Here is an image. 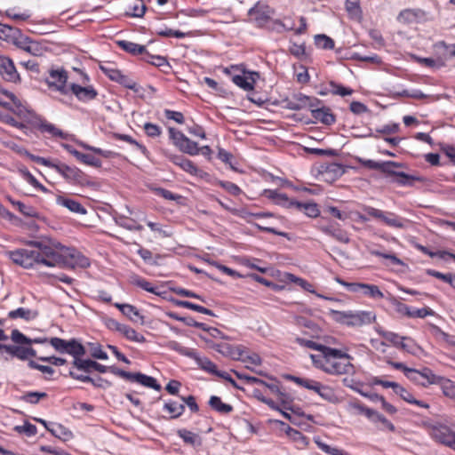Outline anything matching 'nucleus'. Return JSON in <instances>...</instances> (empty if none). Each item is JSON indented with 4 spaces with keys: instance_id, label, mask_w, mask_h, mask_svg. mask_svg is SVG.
Wrapping results in <instances>:
<instances>
[{
    "instance_id": "obj_1",
    "label": "nucleus",
    "mask_w": 455,
    "mask_h": 455,
    "mask_svg": "<svg viewBox=\"0 0 455 455\" xmlns=\"http://www.w3.org/2000/svg\"><path fill=\"white\" fill-rule=\"evenodd\" d=\"M313 364L328 374L341 375L348 373L353 365L350 356L337 348L326 347L319 355H310Z\"/></svg>"
},
{
    "instance_id": "obj_2",
    "label": "nucleus",
    "mask_w": 455,
    "mask_h": 455,
    "mask_svg": "<svg viewBox=\"0 0 455 455\" xmlns=\"http://www.w3.org/2000/svg\"><path fill=\"white\" fill-rule=\"evenodd\" d=\"M50 250L48 252L47 267L65 266L68 267L86 268L90 266V260L76 249L68 248L61 243L50 240Z\"/></svg>"
},
{
    "instance_id": "obj_3",
    "label": "nucleus",
    "mask_w": 455,
    "mask_h": 455,
    "mask_svg": "<svg viewBox=\"0 0 455 455\" xmlns=\"http://www.w3.org/2000/svg\"><path fill=\"white\" fill-rule=\"evenodd\" d=\"M29 245L34 249H18L8 251L9 258L17 265L24 268H31L36 265L47 267V257L50 244L49 240L30 241Z\"/></svg>"
},
{
    "instance_id": "obj_4",
    "label": "nucleus",
    "mask_w": 455,
    "mask_h": 455,
    "mask_svg": "<svg viewBox=\"0 0 455 455\" xmlns=\"http://www.w3.org/2000/svg\"><path fill=\"white\" fill-rule=\"evenodd\" d=\"M330 315L336 323L348 327H361L371 324L376 319V315L373 312L364 310L339 311L331 309Z\"/></svg>"
},
{
    "instance_id": "obj_5",
    "label": "nucleus",
    "mask_w": 455,
    "mask_h": 455,
    "mask_svg": "<svg viewBox=\"0 0 455 455\" xmlns=\"http://www.w3.org/2000/svg\"><path fill=\"white\" fill-rule=\"evenodd\" d=\"M33 161L36 164L50 167L60 173L64 179L69 182L76 183V185H84L85 176L78 168L71 167L65 164L53 163L50 159L41 156H32Z\"/></svg>"
},
{
    "instance_id": "obj_6",
    "label": "nucleus",
    "mask_w": 455,
    "mask_h": 455,
    "mask_svg": "<svg viewBox=\"0 0 455 455\" xmlns=\"http://www.w3.org/2000/svg\"><path fill=\"white\" fill-rule=\"evenodd\" d=\"M49 343L59 353L72 355L74 360L80 359L86 353L85 347L76 339L66 340L53 337L50 339Z\"/></svg>"
},
{
    "instance_id": "obj_7",
    "label": "nucleus",
    "mask_w": 455,
    "mask_h": 455,
    "mask_svg": "<svg viewBox=\"0 0 455 455\" xmlns=\"http://www.w3.org/2000/svg\"><path fill=\"white\" fill-rule=\"evenodd\" d=\"M231 69L241 71V74L232 76V81L235 84L246 92L252 91L254 89L256 80L259 76L258 72H247L243 68H240L238 66H232L230 68H226L225 72L231 74Z\"/></svg>"
},
{
    "instance_id": "obj_8",
    "label": "nucleus",
    "mask_w": 455,
    "mask_h": 455,
    "mask_svg": "<svg viewBox=\"0 0 455 455\" xmlns=\"http://www.w3.org/2000/svg\"><path fill=\"white\" fill-rule=\"evenodd\" d=\"M429 435L440 443L451 449L455 447V432L443 424L436 423L431 425L429 427Z\"/></svg>"
},
{
    "instance_id": "obj_9",
    "label": "nucleus",
    "mask_w": 455,
    "mask_h": 455,
    "mask_svg": "<svg viewBox=\"0 0 455 455\" xmlns=\"http://www.w3.org/2000/svg\"><path fill=\"white\" fill-rule=\"evenodd\" d=\"M274 11L266 4L258 2L253 7L248 11L251 21L254 22L258 27H264L270 20Z\"/></svg>"
},
{
    "instance_id": "obj_10",
    "label": "nucleus",
    "mask_w": 455,
    "mask_h": 455,
    "mask_svg": "<svg viewBox=\"0 0 455 455\" xmlns=\"http://www.w3.org/2000/svg\"><path fill=\"white\" fill-rule=\"evenodd\" d=\"M321 105V100L315 97H309L303 93H295L287 100V108L291 110L311 108Z\"/></svg>"
},
{
    "instance_id": "obj_11",
    "label": "nucleus",
    "mask_w": 455,
    "mask_h": 455,
    "mask_svg": "<svg viewBox=\"0 0 455 455\" xmlns=\"http://www.w3.org/2000/svg\"><path fill=\"white\" fill-rule=\"evenodd\" d=\"M68 74L65 70L52 69L49 72V77L46 83L49 88H54L56 91L62 94H68V89L67 88Z\"/></svg>"
},
{
    "instance_id": "obj_12",
    "label": "nucleus",
    "mask_w": 455,
    "mask_h": 455,
    "mask_svg": "<svg viewBox=\"0 0 455 455\" xmlns=\"http://www.w3.org/2000/svg\"><path fill=\"white\" fill-rule=\"evenodd\" d=\"M317 228L320 231L333 237L338 242L348 243L350 241L347 233L336 222L321 223Z\"/></svg>"
},
{
    "instance_id": "obj_13",
    "label": "nucleus",
    "mask_w": 455,
    "mask_h": 455,
    "mask_svg": "<svg viewBox=\"0 0 455 455\" xmlns=\"http://www.w3.org/2000/svg\"><path fill=\"white\" fill-rule=\"evenodd\" d=\"M0 75L8 82H17L20 76L16 70L13 61L4 56H0Z\"/></svg>"
},
{
    "instance_id": "obj_14",
    "label": "nucleus",
    "mask_w": 455,
    "mask_h": 455,
    "mask_svg": "<svg viewBox=\"0 0 455 455\" xmlns=\"http://www.w3.org/2000/svg\"><path fill=\"white\" fill-rule=\"evenodd\" d=\"M165 156L172 163L180 167L183 171L188 172L189 174L198 176L203 172L195 165L192 161L185 158L182 156L169 153H165Z\"/></svg>"
},
{
    "instance_id": "obj_15",
    "label": "nucleus",
    "mask_w": 455,
    "mask_h": 455,
    "mask_svg": "<svg viewBox=\"0 0 455 455\" xmlns=\"http://www.w3.org/2000/svg\"><path fill=\"white\" fill-rule=\"evenodd\" d=\"M71 92L78 100L88 102L94 100L98 96V92L91 85L81 86L76 84H71L68 92Z\"/></svg>"
},
{
    "instance_id": "obj_16",
    "label": "nucleus",
    "mask_w": 455,
    "mask_h": 455,
    "mask_svg": "<svg viewBox=\"0 0 455 455\" xmlns=\"http://www.w3.org/2000/svg\"><path fill=\"white\" fill-rule=\"evenodd\" d=\"M264 196L272 200L275 204L287 209H294L296 201L290 199L284 193H281L278 190L265 189Z\"/></svg>"
},
{
    "instance_id": "obj_17",
    "label": "nucleus",
    "mask_w": 455,
    "mask_h": 455,
    "mask_svg": "<svg viewBox=\"0 0 455 455\" xmlns=\"http://www.w3.org/2000/svg\"><path fill=\"white\" fill-rule=\"evenodd\" d=\"M5 95L11 100V102L3 103L5 108L20 118H28L31 115V112L21 104L20 100L13 93L6 92Z\"/></svg>"
},
{
    "instance_id": "obj_18",
    "label": "nucleus",
    "mask_w": 455,
    "mask_h": 455,
    "mask_svg": "<svg viewBox=\"0 0 455 455\" xmlns=\"http://www.w3.org/2000/svg\"><path fill=\"white\" fill-rule=\"evenodd\" d=\"M73 366L77 370L83 371L86 373L92 372V371H97L100 373H104L108 370V366L102 365L96 361L91 359H76L73 360Z\"/></svg>"
},
{
    "instance_id": "obj_19",
    "label": "nucleus",
    "mask_w": 455,
    "mask_h": 455,
    "mask_svg": "<svg viewBox=\"0 0 455 455\" xmlns=\"http://www.w3.org/2000/svg\"><path fill=\"white\" fill-rule=\"evenodd\" d=\"M310 111L312 117L317 122L326 125L335 123V116L331 113V109L322 104L320 106L311 108Z\"/></svg>"
},
{
    "instance_id": "obj_20",
    "label": "nucleus",
    "mask_w": 455,
    "mask_h": 455,
    "mask_svg": "<svg viewBox=\"0 0 455 455\" xmlns=\"http://www.w3.org/2000/svg\"><path fill=\"white\" fill-rule=\"evenodd\" d=\"M396 309L397 312L410 318H425L427 315H433L435 314L434 311L429 307L415 309L403 303H398Z\"/></svg>"
},
{
    "instance_id": "obj_21",
    "label": "nucleus",
    "mask_w": 455,
    "mask_h": 455,
    "mask_svg": "<svg viewBox=\"0 0 455 455\" xmlns=\"http://www.w3.org/2000/svg\"><path fill=\"white\" fill-rule=\"evenodd\" d=\"M129 283L134 286L140 287L142 290L153 293L157 296H161L162 292L159 291L158 287L154 285L151 282L147 279L140 276L137 274H132L129 276Z\"/></svg>"
},
{
    "instance_id": "obj_22",
    "label": "nucleus",
    "mask_w": 455,
    "mask_h": 455,
    "mask_svg": "<svg viewBox=\"0 0 455 455\" xmlns=\"http://www.w3.org/2000/svg\"><path fill=\"white\" fill-rule=\"evenodd\" d=\"M387 363L390 364L393 368L396 370H401L403 371L404 375L411 381L421 385V371L411 369L404 365L403 363L393 362L391 360L387 361Z\"/></svg>"
},
{
    "instance_id": "obj_23",
    "label": "nucleus",
    "mask_w": 455,
    "mask_h": 455,
    "mask_svg": "<svg viewBox=\"0 0 455 455\" xmlns=\"http://www.w3.org/2000/svg\"><path fill=\"white\" fill-rule=\"evenodd\" d=\"M118 308L121 313L132 322L140 321L141 324L144 323V316L140 314L138 308L130 304L115 303L114 305Z\"/></svg>"
},
{
    "instance_id": "obj_24",
    "label": "nucleus",
    "mask_w": 455,
    "mask_h": 455,
    "mask_svg": "<svg viewBox=\"0 0 455 455\" xmlns=\"http://www.w3.org/2000/svg\"><path fill=\"white\" fill-rule=\"evenodd\" d=\"M36 127L42 133H48L52 137H58L63 140H67L69 136L68 133L62 132L54 124L47 122L44 119H40Z\"/></svg>"
},
{
    "instance_id": "obj_25",
    "label": "nucleus",
    "mask_w": 455,
    "mask_h": 455,
    "mask_svg": "<svg viewBox=\"0 0 455 455\" xmlns=\"http://www.w3.org/2000/svg\"><path fill=\"white\" fill-rule=\"evenodd\" d=\"M425 15L424 11L420 9H404L397 16V21L403 24H410L417 21Z\"/></svg>"
},
{
    "instance_id": "obj_26",
    "label": "nucleus",
    "mask_w": 455,
    "mask_h": 455,
    "mask_svg": "<svg viewBox=\"0 0 455 455\" xmlns=\"http://www.w3.org/2000/svg\"><path fill=\"white\" fill-rule=\"evenodd\" d=\"M12 340L19 345H32V344H44L49 342L50 339L47 338H36L30 339L21 333L19 330L15 329L11 334Z\"/></svg>"
},
{
    "instance_id": "obj_27",
    "label": "nucleus",
    "mask_w": 455,
    "mask_h": 455,
    "mask_svg": "<svg viewBox=\"0 0 455 455\" xmlns=\"http://www.w3.org/2000/svg\"><path fill=\"white\" fill-rule=\"evenodd\" d=\"M379 333L383 337L385 341L390 342L395 347L410 352L408 345L406 343H404V340L409 339L407 337L400 336L397 333H395L392 331H379Z\"/></svg>"
},
{
    "instance_id": "obj_28",
    "label": "nucleus",
    "mask_w": 455,
    "mask_h": 455,
    "mask_svg": "<svg viewBox=\"0 0 455 455\" xmlns=\"http://www.w3.org/2000/svg\"><path fill=\"white\" fill-rule=\"evenodd\" d=\"M56 203L59 205L68 208L70 212L78 214H85L86 209L77 201L59 196L56 198Z\"/></svg>"
},
{
    "instance_id": "obj_29",
    "label": "nucleus",
    "mask_w": 455,
    "mask_h": 455,
    "mask_svg": "<svg viewBox=\"0 0 455 455\" xmlns=\"http://www.w3.org/2000/svg\"><path fill=\"white\" fill-rule=\"evenodd\" d=\"M314 392L329 403H336L339 402V398L333 388L329 386L323 385L319 381H317Z\"/></svg>"
},
{
    "instance_id": "obj_30",
    "label": "nucleus",
    "mask_w": 455,
    "mask_h": 455,
    "mask_svg": "<svg viewBox=\"0 0 455 455\" xmlns=\"http://www.w3.org/2000/svg\"><path fill=\"white\" fill-rule=\"evenodd\" d=\"M132 382H137L144 387L153 388L154 390L160 391L161 385L157 383L156 379L153 377L148 376L140 372H134Z\"/></svg>"
},
{
    "instance_id": "obj_31",
    "label": "nucleus",
    "mask_w": 455,
    "mask_h": 455,
    "mask_svg": "<svg viewBox=\"0 0 455 455\" xmlns=\"http://www.w3.org/2000/svg\"><path fill=\"white\" fill-rule=\"evenodd\" d=\"M209 405L212 410L222 415L229 414L234 410L232 405L223 403L220 397L216 395L210 397Z\"/></svg>"
},
{
    "instance_id": "obj_32",
    "label": "nucleus",
    "mask_w": 455,
    "mask_h": 455,
    "mask_svg": "<svg viewBox=\"0 0 455 455\" xmlns=\"http://www.w3.org/2000/svg\"><path fill=\"white\" fill-rule=\"evenodd\" d=\"M380 220L388 227L403 228L405 227V220L397 216L394 212H382Z\"/></svg>"
},
{
    "instance_id": "obj_33",
    "label": "nucleus",
    "mask_w": 455,
    "mask_h": 455,
    "mask_svg": "<svg viewBox=\"0 0 455 455\" xmlns=\"http://www.w3.org/2000/svg\"><path fill=\"white\" fill-rule=\"evenodd\" d=\"M115 222L121 228H124L127 230H137L140 231L143 229V227L140 224H138L137 221L133 219L128 218L124 215H116L115 217Z\"/></svg>"
},
{
    "instance_id": "obj_34",
    "label": "nucleus",
    "mask_w": 455,
    "mask_h": 455,
    "mask_svg": "<svg viewBox=\"0 0 455 455\" xmlns=\"http://www.w3.org/2000/svg\"><path fill=\"white\" fill-rule=\"evenodd\" d=\"M164 410L170 414L171 419H177L183 414L185 411V404L173 400H169L164 403Z\"/></svg>"
},
{
    "instance_id": "obj_35",
    "label": "nucleus",
    "mask_w": 455,
    "mask_h": 455,
    "mask_svg": "<svg viewBox=\"0 0 455 455\" xmlns=\"http://www.w3.org/2000/svg\"><path fill=\"white\" fill-rule=\"evenodd\" d=\"M294 210L302 212L310 218H316L320 213L318 206L315 203H301L296 201Z\"/></svg>"
},
{
    "instance_id": "obj_36",
    "label": "nucleus",
    "mask_w": 455,
    "mask_h": 455,
    "mask_svg": "<svg viewBox=\"0 0 455 455\" xmlns=\"http://www.w3.org/2000/svg\"><path fill=\"white\" fill-rule=\"evenodd\" d=\"M296 323L298 325L308 329L309 330L308 333L312 337H317L321 333L320 326L314 321H312L305 316H298L296 318Z\"/></svg>"
},
{
    "instance_id": "obj_37",
    "label": "nucleus",
    "mask_w": 455,
    "mask_h": 455,
    "mask_svg": "<svg viewBox=\"0 0 455 455\" xmlns=\"http://www.w3.org/2000/svg\"><path fill=\"white\" fill-rule=\"evenodd\" d=\"M38 315V313L36 311L24 308V307H19L15 310H12L8 313V316L11 319H16V318H22L26 321H30L35 318H36Z\"/></svg>"
},
{
    "instance_id": "obj_38",
    "label": "nucleus",
    "mask_w": 455,
    "mask_h": 455,
    "mask_svg": "<svg viewBox=\"0 0 455 455\" xmlns=\"http://www.w3.org/2000/svg\"><path fill=\"white\" fill-rule=\"evenodd\" d=\"M345 8L350 19L355 20L362 19V9L359 0H346Z\"/></svg>"
},
{
    "instance_id": "obj_39",
    "label": "nucleus",
    "mask_w": 455,
    "mask_h": 455,
    "mask_svg": "<svg viewBox=\"0 0 455 455\" xmlns=\"http://www.w3.org/2000/svg\"><path fill=\"white\" fill-rule=\"evenodd\" d=\"M238 359L243 363H250L252 365L259 366L261 364L262 360L260 356L256 353H251L245 349L238 348Z\"/></svg>"
},
{
    "instance_id": "obj_40",
    "label": "nucleus",
    "mask_w": 455,
    "mask_h": 455,
    "mask_svg": "<svg viewBox=\"0 0 455 455\" xmlns=\"http://www.w3.org/2000/svg\"><path fill=\"white\" fill-rule=\"evenodd\" d=\"M118 45L126 52L132 53L133 55H140L147 52L144 45L130 41H119Z\"/></svg>"
},
{
    "instance_id": "obj_41",
    "label": "nucleus",
    "mask_w": 455,
    "mask_h": 455,
    "mask_svg": "<svg viewBox=\"0 0 455 455\" xmlns=\"http://www.w3.org/2000/svg\"><path fill=\"white\" fill-rule=\"evenodd\" d=\"M177 434L188 444L192 446H200L202 444L200 436L191 431L187 429H179Z\"/></svg>"
},
{
    "instance_id": "obj_42",
    "label": "nucleus",
    "mask_w": 455,
    "mask_h": 455,
    "mask_svg": "<svg viewBox=\"0 0 455 455\" xmlns=\"http://www.w3.org/2000/svg\"><path fill=\"white\" fill-rule=\"evenodd\" d=\"M421 386L427 387L428 385H438L443 377L435 375L429 368H423L421 370Z\"/></svg>"
},
{
    "instance_id": "obj_43",
    "label": "nucleus",
    "mask_w": 455,
    "mask_h": 455,
    "mask_svg": "<svg viewBox=\"0 0 455 455\" xmlns=\"http://www.w3.org/2000/svg\"><path fill=\"white\" fill-rule=\"evenodd\" d=\"M396 395H399L402 399L406 401L409 403L416 404L419 407L423 408H428L429 405L423 401L417 400L413 397L412 394L410 393L408 390H406L404 387H403L401 385H399L396 392Z\"/></svg>"
},
{
    "instance_id": "obj_44",
    "label": "nucleus",
    "mask_w": 455,
    "mask_h": 455,
    "mask_svg": "<svg viewBox=\"0 0 455 455\" xmlns=\"http://www.w3.org/2000/svg\"><path fill=\"white\" fill-rule=\"evenodd\" d=\"M362 294L373 299H384V293L375 284L363 283Z\"/></svg>"
},
{
    "instance_id": "obj_45",
    "label": "nucleus",
    "mask_w": 455,
    "mask_h": 455,
    "mask_svg": "<svg viewBox=\"0 0 455 455\" xmlns=\"http://www.w3.org/2000/svg\"><path fill=\"white\" fill-rule=\"evenodd\" d=\"M20 29L0 23V39H3L4 41H7L11 43L16 35H19Z\"/></svg>"
},
{
    "instance_id": "obj_46",
    "label": "nucleus",
    "mask_w": 455,
    "mask_h": 455,
    "mask_svg": "<svg viewBox=\"0 0 455 455\" xmlns=\"http://www.w3.org/2000/svg\"><path fill=\"white\" fill-rule=\"evenodd\" d=\"M179 150L188 154L190 156H196L199 154V148L196 142L191 140L187 136L179 147Z\"/></svg>"
},
{
    "instance_id": "obj_47",
    "label": "nucleus",
    "mask_w": 455,
    "mask_h": 455,
    "mask_svg": "<svg viewBox=\"0 0 455 455\" xmlns=\"http://www.w3.org/2000/svg\"><path fill=\"white\" fill-rule=\"evenodd\" d=\"M100 70L106 75L111 81L116 82L118 80L119 76L121 75V71L117 69L113 63L106 62L104 64L100 65Z\"/></svg>"
},
{
    "instance_id": "obj_48",
    "label": "nucleus",
    "mask_w": 455,
    "mask_h": 455,
    "mask_svg": "<svg viewBox=\"0 0 455 455\" xmlns=\"http://www.w3.org/2000/svg\"><path fill=\"white\" fill-rule=\"evenodd\" d=\"M421 179L413 175H409L403 172H398L397 175L394 177L393 182L401 186H411L413 181L420 180Z\"/></svg>"
},
{
    "instance_id": "obj_49",
    "label": "nucleus",
    "mask_w": 455,
    "mask_h": 455,
    "mask_svg": "<svg viewBox=\"0 0 455 455\" xmlns=\"http://www.w3.org/2000/svg\"><path fill=\"white\" fill-rule=\"evenodd\" d=\"M438 385L441 386L445 396L455 400V382L443 377Z\"/></svg>"
},
{
    "instance_id": "obj_50",
    "label": "nucleus",
    "mask_w": 455,
    "mask_h": 455,
    "mask_svg": "<svg viewBox=\"0 0 455 455\" xmlns=\"http://www.w3.org/2000/svg\"><path fill=\"white\" fill-rule=\"evenodd\" d=\"M122 334L129 340L138 342V343H144L146 341L145 337L137 332L133 328L130 327L129 325H125Z\"/></svg>"
},
{
    "instance_id": "obj_51",
    "label": "nucleus",
    "mask_w": 455,
    "mask_h": 455,
    "mask_svg": "<svg viewBox=\"0 0 455 455\" xmlns=\"http://www.w3.org/2000/svg\"><path fill=\"white\" fill-rule=\"evenodd\" d=\"M382 166L383 168H381V172L386 174L387 176H391L394 178L398 173V172H396L395 168H402L403 167V164L397 162L386 161L382 162Z\"/></svg>"
},
{
    "instance_id": "obj_52",
    "label": "nucleus",
    "mask_w": 455,
    "mask_h": 455,
    "mask_svg": "<svg viewBox=\"0 0 455 455\" xmlns=\"http://www.w3.org/2000/svg\"><path fill=\"white\" fill-rule=\"evenodd\" d=\"M47 396L48 395L44 392H27L21 396V400L31 404H36L41 399Z\"/></svg>"
},
{
    "instance_id": "obj_53",
    "label": "nucleus",
    "mask_w": 455,
    "mask_h": 455,
    "mask_svg": "<svg viewBox=\"0 0 455 455\" xmlns=\"http://www.w3.org/2000/svg\"><path fill=\"white\" fill-rule=\"evenodd\" d=\"M20 174L22 175L23 179L28 181L31 186H33L35 188L41 190L43 192H46L47 189L44 186H43L35 177L31 174L29 171L27 169L20 170Z\"/></svg>"
},
{
    "instance_id": "obj_54",
    "label": "nucleus",
    "mask_w": 455,
    "mask_h": 455,
    "mask_svg": "<svg viewBox=\"0 0 455 455\" xmlns=\"http://www.w3.org/2000/svg\"><path fill=\"white\" fill-rule=\"evenodd\" d=\"M15 357L23 361L28 357H36V351L31 347L18 346Z\"/></svg>"
},
{
    "instance_id": "obj_55",
    "label": "nucleus",
    "mask_w": 455,
    "mask_h": 455,
    "mask_svg": "<svg viewBox=\"0 0 455 455\" xmlns=\"http://www.w3.org/2000/svg\"><path fill=\"white\" fill-rule=\"evenodd\" d=\"M114 136L119 140H123L129 144L134 145L145 156L148 153L147 148L144 145L133 140L130 135L116 133Z\"/></svg>"
},
{
    "instance_id": "obj_56",
    "label": "nucleus",
    "mask_w": 455,
    "mask_h": 455,
    "mask_svg": "<svg viewBox=\"0 0 455 455\" xmlns=\"http://www.w3.org/2000/svg\"><path fill=\"white\" fill-rule=\"evenodd\" d=\"M316 445L319 449H321L325 453L331 454V455H349L347 452L344 451L341 449L331 447L324 443H323L320 439L315 440Z\"/></svg>"
},
{
    "instance_id": "obj_57",
    "label": "nucleus",
    "mask_w": 455,
    "mask_h": 455,
    "mask_svg": "<svg viewBox=\"0 0 455 455\" xmlns=\"http://www.w3.org/2000/svg\"><path fill=\"white\" fill-rule=\"evenodd\" d=\"M315 43L317 47L324 50H331L334 47V41L325 35H317Z\"/></svg>"
},
{
    "instance_id": "obj_58",
    "label": "nucleus",
    "mask_w": 455,
    "mask_h": 455,
    "mask_svg": "<svg viewBox=\"0 0 455 455\" xmlns=\"http://www.w3.org/2000/svg\"><path fill=\"white\" fill-rule=\"evenodd\" d=\"M330 92L334 95H340L342 97L347 95H351L353 93V90L347 87H344L341 84H339L333 81L329 83Z\"/></svg>"
},
{
    "instance_id": "obj_59",
    "label": "nucleus",
    "mask_w": 455,
    "mask_h": 455,
    "mask_svg": "<svg viewBox=\"0 0 455 455\" xmlns=\"http://www.w3.org/2000/svg\"><path fill=\"white\" fill-rule=\"evenodd\" d=\"M288 379L292 380L293 382H295L297 385L303 387L308 390H312V391H314L315 385L317 383V381L314 380V379H304V378H299V377L291 376V375L288 376Z\"/></svg>"
},
{
    "instance_id": "obj_60",
    "label": "nucleus",
    "mask_w": 455,
    "mask_h": 455,
    "mask_svg": "<svg viewBox=\"0 0 455 455\" xmlns=\"http://www.w3.org/2000/svg\"><path fill=\"white\" fill-rule=\"evenodd\" d=\"M116 83H118L124 87L132 90L135 92H138L140 89L137 83L133 79H132L131 77L123 73H121V75L118 77V80H116Z\"/></svg>"
},
{
    "instance_id": "obj_61",
    "label": "nucleus",
    "mask_w": 455,
    "mask_h": 455,
    "mask_svg": "<svg viewBox=\"0 0 455 455\" xmlns=\"http://www.w3.org/2000/svg\"><path fill=\"white\" fill-rule=\"evenodd\" d=\"M195 359L198 361V364L203 370L218 376L220 371H218L216 364L211 360L207 358H198L196 355Z\"/></svg>"
},
{
    "instance_id": "obj_62",
    "label": "nucleus",
    "mask_w": 455,
    "mask_h": 455,
    "mask_svg": "<svg viewBox=\"0 0 455 455\" xmlns=\"http://www.w3.org/2000/svg\"><path fill=\"white\" fill-rule=\"evenodd\" d=\"M77 160L84 164L89 165V166H92V167H96V168H99L101 166L100 159L92 155H90V154L81 153V155Z\"/></svg>"
},
{
    "instance_id": "obj_63",
    "label": "nucleus",
    "mask_w": 455,
    "mask_h": 455,
    "mask_svg": "<svg viewBox=\"0 0 455 455\" xmlns=\"http://www.w3.org/2000/svg\"><path fill=\"white\" fill-rule=\"evenodd\" d=\"M168 132H169V138L172 141V144L176 148H179V147L181 145V143L184 140V139L186 138V136L180 131H179L173 127H170L168 129Z\"/></svg>"
},
{
    "instance_id": "obj_64",
    "label": "nucleus",
    "mask_w": 455,
    "mask_h": 455,
    "mask_svg": "<svg viewBox=\"0 0 455 455\" xmlns=\"http://www.w3.org/2000/svg\"><path fill=\"white\" fill-rule=\"evenodd\" d=\"M435 46L437 49H442L446 58H455V44H448L444 41H440Z\"/></svg>"
}]
</instances>
